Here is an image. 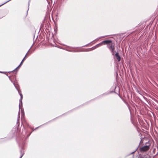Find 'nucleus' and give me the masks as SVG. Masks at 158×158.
I'll return each mask as SVG.
<instances>
[{"label": "nucleus", "instance_id": "0eeeda50", "mask_svg": "<svg viewBox=\"0 0 158 158\" xmlns=\"http://www.w3.org/2000/svg\"><path fill=\"white\" fill-rule=\"evenodd\" d=\"M20 67V64L18 66L15 68L12 71V72H17V70L18 68H19ZM10 72H11V71Z\"/></svg>", "mask_w": 158, "mask_h": 158}, {"label": "nucleus", "instance_id": "9d476101", "mask_svg": "<svg viewBox=\"0 0 158 158\" xmlns=\"http://www.w3.org/2000/svg\"><path fill=\"white\" fill-rule=\"evenodd\" d=\"M16 141H17V143H18V144L19 146H20V143H19V141L17 140V138H16Z\"/></svg>", "mask_w": 158, "mask_h": 158}, {"label": "nucleus", "instance_id": "20e7f679", "mask_svg": "<svg viewBox=\"0 0 158 158\" xmlns=\"http://www.w3.org/2000/svg\"><path fill=\"white\" fill-rule=\"evenodd\" d=\"M108 48L110 49L112 52H113L114 49V44H113L112 42L109 44L107 46Z\"/></svg>", "mask_w": 158, "mask_h": 158}, {"label": "nucleus", "instance_id": "6e6552de", "mask_svg": "<svg viewBox=\"0 0 158 158\" xmlns=\"http://www.w3.org/2000/svg\"><path fill=\"white\" fill-rule=\"evenodd\" d=\"M27 53L26 54V55H25V57L23 59V60L22 61L21 63H20V65H21V64H22L23 63V61H24V60L25 59V58H26V56H27Z\"/></svg>", "mask_w": 158, "mask_h": 158}, {"label": "nucleus", "instance_id": "f03ea898", "mask_svg": "<svg viewBox=\"0 0 158 158\" xmlns=\"http://www.w3.org/2000/svg\"><path fill=\"white\" fill-rule=\"evenodd\" d=\"M112 42L110 40H104L101 43H99V44H98L96 46L97 47H99L101 46L103 44H108V45L110 43H111Z\"/></svg>", "mask_w": 158, "mask_h": 158}, {"label": "nucleus", "instance_id": "f257e3e1", "mask_svg": "<svg viewBox=\"0 0 158 158\" xmlns=\"http://www.w3.org/2000/svg\"><path fill=\"white\" fill-rule=\"evenodd\" d=\"M20 103L19 104V111L18 113V118L17 119L16 123V127L13 129V130L14 131V135L16 136H19V134L20 129L19 128V118L20 117Z\"/></svg>", "mask_w": 158, "mask_h": 158}, {"label": "nucleus", "instance_id": "423d86ee", "mask_svg": "<svg viewBox=\"0 0 158 158\" xmlns=\"http://www.w3.org/2000/svg\"><path fill=\"white\" fill-rule=\"evenodd\" d=\"M115 56L117 60H118V61H119L120 60L121 57L119 56L118 53H116L115 54Z\"/></svg>", "mask_w": 158, "mask_h": 158}, {"label": "nucleus", "instance_id": "1a4fd4ad", "mask_svg": "<svg viewBox=\"0 0 158 158\" xmlns=\"http://www.w3.org/2000/svg\"><path fill=\"white\" fill-rule=\"evenodd\" d=\"M15 88L17 90H18V92L19 94L20 95V90H19V88H18V87H16V86L15 85Z\"/></svg>", "mask_w": 158, "mask_h": 158}, {"label": "nucleus", "instance_id": "ddd939ff", "mask_svg": "<svg viewBox=\"0 0 158 158\" xmlns=\"http://www.w3.org/2000/svg\"><path fill=\"white\" fill-rule=\"evenodd\" d=\"M22 157V156L21 157H20V158H21Z\"/></svg>", "mask_w": 158, "mask_h": 158}, {"label": "nucleus", "instance_id": "39448f33", "mask_svg": "<svg viewBox=\"0 0 158 158\" xmlns=\"http://www.w3.org/2000/svg\"><path fill=\"white\" fill-rule=\"evenodd\" d=\"M20 109H21V113L22 114V116L21 117L22 119V124L24 125L25 124V121L24 120V112L23 110L22 109V108H20Z\"/></svg>", "mask_w": 158, "mask_h": 158}, {"label": "nucleus", "instance_id": "f8f14e48", "mask_svg": "<svg viewBox=\"0 0 158 158\" xmlns=\"http://www.w3.org/2000/svg\"><path fill=\"white\" fill-rule=\"evenodd\" d=\"M0 73H4V72H1V71H0Z\"/></svg>", "mask_w": 158, "mask_h": 158}, {"label": "nucleus", "instance_id": "7ed1b4c3", "mask_svg": "<svg viewBox=\"0 0 158 158\" xmlns=\"http://www.w3.org/2000/svg\"><path fill=\"white\" fill-rule=\"evenodd\" d=\"M150 148V145L145 146L140 148V150L141 152H144L148 151Z\"/></svg>", "mask_w": 158, "mask_h": 158}, {"label": "nucleus", "instance_id": "9b49d317", "mask_svg": "<svg viewBox=\"0 0 158 158\" xmlns=\"http://www.w3.org/2000/svg\"><path fill=\"white\" fill-rule=\"evenodd\" d=\"M20 97L21 98V99L22 98V94H20Z\"/></svg>", "mask_w": 158, "mask_h": 158}, {"label": "nucleus", "instance_id": "4468645a", "mask_svg": "<svg viewBox=\"0 0 158 158\" xmlns=\"http://www.w3.org/2000/svg\"><path fill=\"white\" fill-rule=\"evenodd\" d=\"M17 138L18 139V138ZM18 139H19V138H18Z\"/></svg>", "mask_w": 158, "mask_h": 158}]
</instances>
